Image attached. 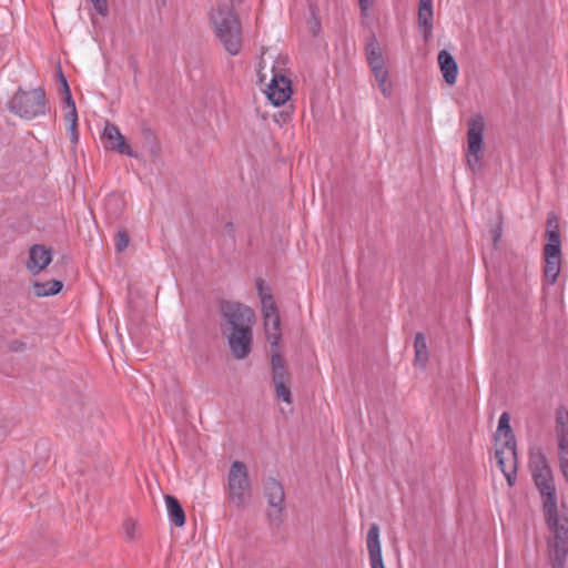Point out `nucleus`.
Segmentation results:
<instances>
[{
  "label": "nucleus",
  "instance_id": "obj_1",
  "mask_svg": "<svg viewBox=\"0 0 568 568\" xmlns=\"http://www.w3.org/2000/svg\"><path fill=\"white\" fill-rule=\"evenodd\" d=\"M529 468L542 499V510L549 530L548 555L552 568H565L568 556V517L558 511L552 470L540 447L529 450Z\"/></svg>",
  "mask_w": 568,
  "mask_h": 568
},
{
  "label": "nucleus",
  "instance_id": "obj_2",
  "mask_svg": "<svg viewBox=\"0 0 568 568\" xmlns=\"http://www.w3.org/2000/svg\"><path fill=\"white\" fill-rule=\"evenodd\" d=\"M47 97L42 88L26 91L19 88L8 101V110L24 120H32L45 113Z\"/></svg>",
  "mask_w": 568,
  "mask_h": 568
},
{
  "label": "nucleus",
  "instance_id": "obj_3",
  "mask_svg": "<svg viewBox=\"0 0 568 568\" xmlns=\"http://www.w3.org/2000/svg\"><path fill=\"white\" fill-rule=\"evenodd\" d=\"M256 290L262 304L265 335L272 347H277L281 339V318L278 308L268 286L263 280L256 281Z\"/></svg>",
  "mask_w": 568,
  "mask_h": 568
},
{
  "label": "nucleus",
  "instance_id": "obj_4",
  "mask_svg": "<svg viewBox=\"0 0 568 568\" xmlns=\"http://www.w3.org/2000/svg\"><path fill=\"white\" fill-rule=\"evenodd\" d=\"M229 499L236 507H242L250 496V476L246 465L235 460L227 475Z\"/></svg>",
  "mask_w": 568,
  "mask_h": 568
},
{
  "label": "nucleus",
  "instance_id": "obj_5",
  "mask_svg": "<svg viewBox=\"0 0 568 568\" xmlns=\"http://www.w3.org/2000/svg\"><path fill=\"white\" fill-rule=\"evenodd\" d=\"M467 161L475 172V164L480 160V152L483 146V134L485 130V122L481 115L473 116L467 122Z\"/></svg>",
  "mask_w": 568,
  "mask_h": 568
},
{
  "label": "nucleus",
  "instance_id": "obj_6",
  "mask_svg": "<svg viewBox=\"0 0 568 568\" xmlns=\"http://www.w3.org/2000/svg\"><path fill=\"white\" fill-rule=\"evenodd\" d=\"M271 368L276 397L286 404H291L292 393L288 387L291 377L286 369L285 362L278 352L272 353Z\"/></svg>",
  "mask_w": 568,
  "mask_h": 568
},
{
  "label": "nucleus",
  "instance_id": "obj_7",
  "mask_svg": "<svg viewBox=\"0 0 568 568\" xmlns=\"http://www.w3.org/2000/svg\"><path fill=\"white\" fill-rule=\"evenodd\" d=\"M221 312L224 320L231 326V331L252 327L254 323V312L248 306L234 302H223Z\"/></svg>",
  "mask_w": 568,
  "mask_h": 568
},
{
  "label": "nucleus",
  "instance_id": "obj_8",
  "mask_svg": "<svg viewBox=\"0 0 568 568\" xmlns=\"http://www.w3.org/2000/svg\"><path fill=\"white\" fill-rule=\"evenodd\" d=\"M558 457L560 470L568 483V412L559 409L556 417Z\"/></svg>",
  "mask_w": 568,
  "mask_h": 568
},
{
  "label": "nucleus",
  "instance_id": "obj_9",
  "mask_svg": "<svg viewBox=\"0 0 568 568\" xmlns=\"http://www.w3.org/2000/svg\"><path fill=\"white\" fill-rule=\"evenodd\" d=\"M547 243L544 246V257L561 258V240L559 221L555 213H549L546 222Z\"/></svg>",
  "mask_w": 568,
  "mask_h": 568
},
{
  "label": "nucleus",
  "instance_id": "obj_10",
  "mask_svg": "<svg viewBox=\"0 0 568 568\" xmlns=\"http://www.w3.org/2000/svg\"><path fill=\"white\" fill-rule=\"evenodd\" d=\"M101 142L105 150H111L120 154L134 156V153L132 152L125 138L121 134L119 128L109 121L105 123V126L101 134Z\"/></svg>",
  "mask_w": 568,
  "mask_h": 568
},
{
  "label": "nucleus",
  "instance_id": "obj_11",
  "mask_svg": "<svg viewBox=\"0 0 568 568\" xmlns=\"http://www.w3.org/2000/svg\"><path fill=\"white\" fill-rule=\"evenodd\" d=\"M227 342L229 347L236 359L246 358L252 348V327L231 331L230 335L227 336Z\"/></svg>",
  "mask_w": 568,
  "mask_h": 568
},
{
  "label": "nucleus",
  "instance_id": "obj_12",
  "mask_svg": "<svg viewBox=\"0 0 568 568\" xmlns=\"http://www.w3.org/2000/svg\"><path fill=\"white\" fill-rule=\"evenodd\" d=\"M292 94L291 80L281 74H275L271 80L266 95L275 106L283 105Z\"/></svg>",
  "mask_w": 568,
  "mask_h": 568
},
{
  "label": "nucleus",
  "instance_id": "obj_13",
  "mask_svg": "<svg viewBox=\"0 0 568 568\" xmlns=\"http://www.w3.org/2000/svg\"><path fill=\"white\" fill-rule=\"evenodd\" d=\"M495 458L508 485L514 486L517 478V448L515 447V457L513 458L503 444H496Z\"/></svg>",
  "mask_w": 568,
  "mask_h": 568
},
{
  "label": "nucleus",
  "instance_id": "obj_14",
  "mask_svg": "<svg viewBox=\"0 0 568 568\" xmlns=\"http://www.w3.org/2000/svg\"><path fill=\"white\" fill-rule=\"evenodd\" d=\"M264 494L270 507L273 508V511L268 513V516H274L276 519H278L280 514L283 510V503L285 498L282 485L276 479L268 478L264 483Z\"/></svg>",
  "mask_w": 568,
  "mask_h": 568
},
{
  "label": "nucleus",
  "instance_id": "obj_15",
  "mask_svg": "<svg viewBox=\"0 0 568 568\" xmlns=\"http://www.w3.org/2000/svg\"><path fill=\"white\" fill-rule=\"evenodd\" d=\"M52 261L51 248L45 247L41 244H34L29 250V260L27 262V268L32 274H39L44 270Z\"/></svg>",
  "mask_w": 568,
  "mask_h": 568
},
{
  "label": "nucleus",
  "instance_id": "obj_16",
  "mask_svg": "<svg viewBox=\"0 0 568 568\" xmlns=\"http://www.w3.org/2000/svg\"><path fill=\"white\" fill-rule=\"evenodd\" d=\"M366 542L372 568H385L379 540V526L377 524L369 526Z\"/></svg>",
  "mask_w": 568,
  "mask_h": 568
},
{
  "label": "nucleus",
  "instance_id": "obj_17",
  "mask_svg": "<svg viewBox=\"0 0 568 568\" xmlns=\"http://www.w3.org/2000/svg\"><path fill=\"white\" fill-rule=\"evenodd\" d=\"M510 417L508 413H503L498 420V428L496 435L497 444H503L510 457H515L516 438L510 427Z\"/></svg>",
  "mask_w": 568,
  "mask_h": 568
},
{
  "label": "nucleus",
  "instance_id": "obj_18",
  "mask_svg": "<svg viewBox=\"0 0 568 568\" xmlns=\"http://www.w3.org/2000/svg\"><path fill=\"white\" fill-rule=\"evenodd\" d=\"M440 72L448 85H454L457 81L458 64L450 52L440 50L437 57Z\"/></svg>",
  "mask_w": 568,
  "mask_h": 568
},
{
  "label": "nucleus",
  "instance_id": "obj_19",
  "mask_svg": "<svg viewBox=\"0 0 568 568\" xmlns=\"http://www.w3.org/2000/svg\"><path fill=\"white\" fill-rule=\"evenodd\" d=\"M433 0H419L418 4V26L423 30L424 39L428 40L433 31Z\"/></svg>",
  "mask_w": 568,
  "mask_h": 568
},
{
  "label": "nucleus",
  "instance_id": "obj_20",
  "mask_svg": "<svg viewBox=\"0 0 568 568\" xmlns=\"http://www.w3.org/2000/svg\"><path fill=\"white\" fill-rule=\"evenodd\" d=\"M169 520L175 527H182L185 524L186 517L181 503L172 495L164 497Z\"/></svg>",
  "mask_w": 568,
  "mask_h": 568
},
{
  "label": "nucleus",
  "instance_id": "obj_21",
  "mask_svg": "<svg viewBox=\"0 0 568 568\" xmlns=\"http://www.w3.org/2000/svg\"><path fill=\"white\" fill-rule=\"evenodd\" d=\"M33 287L37 296L45 297L58 294L62 290L63 284L61 281L51 280L47 282H36Z\"/></svg>",
  "mask_w": 568,
  "mask_h": 568
},
{
  "label": "nucleus",
  "instance_id": "obj_22",
  "mask_svg": "<svg viewBox=\"0 0 568 568\" xmlns=\"http://www.w3.org/2000/svg\"><path fill=\"white\" fill-rule=\"evenodd\" d=\"M545 267L544 275L545 280L549 285L556 283L561 268V258L544 257Z\"/></svg>",
  "mask_w": 568,
  "mask_h": 568
},
{
  "label": "nucleus",
  "instance_id": "obj_23",
  "mask_svg": "<svg viewBox=\"0 0 568 568\" xmlns=\"http://www.w3.org/2000/svg\"><path fill=\"white\" fill-rule=\"evenodd\" d=\"M415 363L422 367L426 366L428 359L426 338L423 333H417L414 339Z\"/></svg>",
  "mask_w": 568,
  "mask_h": 568
},
{
  "label": "nucleus",
  "instance_id": "obj_24",
  "mask_svg": "<svg viewBox=\"0 0 568 568\" xmlns=\"http://www.w3.org/2000/svg\"><path fill=\"white\" fill-rule=\"evenodd\" d=\"M142 136L144 145L152 155H158L160 152V145L153 131L149 128L142 129Z\"/></svg>",
  "mask_w": 568,
  "mask_h": 568
},
{
  "label": "nucleus",
  "instance_id": "obj_25",
  "mask_svg": "<svg viewBox=\"0 0 568 568\" xmlns=\"http://www.w3.org/2000/svg\"><path fill=\"white\" fill-rule=\"evenodd\" d=\"M365 54L367 61H371L372 59H378L379 57L383 55L379 42L375 34H372L368 38L365 47Z\"/></svg>",
  "mask_w": 568,
  "mask_h": 568
},
{
  "label": "nucleus",
  "instance_id": "obj_26",
  "mask_svg": "<svg viewBox=\"0 0 568 568\" xmlns=\"http://www.w3.org/2000/svg\"><path fill=\"white\" fill-rule=\"evenodd\" d=\"M375 80L378 83V87L384 94V97L388 98L392 94V83L389 82L388 70H383L381 72L374 73Z\"/></svg>",
  "mask_w": 568,
  "mask_h": 568
},
{
  "label": "nucleus",
  "instance_id": "obj_27",
  "mask_svg": "<svg viewBox=\"0 0 568 568\" xmlns=\"http://www.w3.org/2000/svg\"><path fill=\"white\" fill-rule=\"evenodd\" d=\"M93 6V9L98 14L105 18L109 16V2L108 0H87Z\"/></svg>",
  "mask_w": 568,
  "mask_h": 568
},
{
  "label": "nucleus",
  "instance_id": "obj_28",
  "mask_svg": "<svg viewBox=\"0 0 568 568\" xmlns=\"http://www.w3.org/2000/svg\"><path fill=\"white\" fill-rule=\"evenodd\" d=\"M129 245V236L125 231H119L115 237V247L118 252L124 251Z\"/></svg>",
  "mask_w": 568,
  "mask_h": 568
},
{
  "label": "nucleus",
  "instance_id": "obj_29",
  "mask_svg": "<svg viewBox=\"0 0 568 568\" xmlns=\"http://www.w3.org/2000/svg\"><path fill=\"white\" fill-rule=\"evenodd\" d=\"M367 62H368V65L373 72V74L376 72L386 70L385 59L383 55L379 57L378 59H372L371 61H367Z\"/></svg>",
  "mask_w": 568,
  "mask_h": 568
},
{
  "label": "nucleus",
  "instance_id": "obj_30",
  "mask_svg": "<svg viewBox=\"0 0 568 568\" xmlns=\"http://www.w3.org/2000/svg\"><path fill=\"white\" fill-rule=\"evenodd\" d=\"M27 348V344L23 341L14 339L9 343V349L14 353L23 352Z\"/></svg>",
  "mask_w": 568,
  "mask_h": 568
},
{
  "label": "nucleus",
  "instance_id": "obj_31",
  "mask_svg": "<svg viewBox=\"0 0 568 568\" xmlns=\"http://www.w3.org/2000/svg\"><path fill=\"white\" fill-rule=\"evenodd\" d=\"M63 94V100H64V103L67 105V108L70 110V109H77L75 108V102L72 98V93H71V90H70V87H67V90L62 92Z\"/></svg>",
  "mask_w": 568,
  "mask_h": 568
},
{
  "label": "nucleus",
  "instance_id": "obj_32",
  "mask_svg": "<svg viewBox=\"0 0 568 568\" xmlns=\"http://www.w3.org/2000/svg\"><path fill=\"white\" fill-rule=\"evenodd\" d=\"M65 121L72 125V126H77L78 125V113H77V109H70L67 114H65Z\"/></svg>",
  "mask_w": 568,
  "mask_h": 568
},
{
  "label": "nucleus",
  "instance_id": "obj_33",
  "mask_svg": "<svg viewBox=\"0 0 568 568\" xmlns=\"http://www.w3.org/2000/svg\"><path fill=\"white\" fill-rule=\"evenodd\" d=\"M57 75H58V79H59V82H60V87H61V92L65 91L67 90V87H69V83L62 72V69L60 65H58V69H57Z\"/></svg>",
  "mask_w": 568,
  "mask_h": 568
},
{
  "label": "nucleus",
  "instance_id": "obj_34",
  "mask_svg": "<svg viewBox=\"0 0 568 568\" xmlns=\"http://www.w3.org/2000/svg\"><path fill=\"white\" fill-rule=\"evenodd\" d=\"M358 3L362 14L366 16V11L373 6V0H359Z\"/></svg>",
  "mask_w": 568,
  "mask_h": 568
},
{
  "label": "nucleus",
  "instance_id": "obj_35",
  "mask_svg": "<svg viewBox=\"0 0 568 568\" xmlns=\"http://www.w3.org/2000/svg\"><path fill=\"white\" fill-rule=\"evenodd\" d=\"M124 528H125L126 536H128L129 538H133V536H134V529H135L134 523H132V521H129V520H128V521L124 524Z\"/></svg>",
  "mask_w": 568,
  "mask_h": 568
},
{
  "label": "nucleus",
  "instance_id": "obj_36",
  "mask_svg": "<svg viewBox=\"0 0 568 568\" xmlns=\"http://www.w3.org/2000/svg\"><path fill=\"white\" fill-rule=\"evenodd\" d=\"M224 230H225V233L231 237V239H234L235 237V226L232 222H227L225 223L224 225Z\"/></svg>",
  "mask_w": 568,
  "mask_h": 568
},
{
  "label": "nucleus",
  "instance_id": "obj_37",
  "mask_svg": "<svg viewBox=\"0 0 568 568\" xmlns=\"http://www.w3.org/2000/svg\"><path fill=\"white\" fill-rule=\"evenodd\" d=\"M69 130H70L71 141L73 143H77L79 140V133H78L77 126L70 125Z\"/></svg>",
  "mask_w": 568,
  "mask_h": 568
},
{
  "label": "nucleus",
  "instance_id": "obj_38",
  "mask_svg": "<svg viewBox=\"0 0 568 568\" xmlns=\"http://www.w3.org/2000/svg\"><path fill=\"white\" fill-rule=\"evenodd\" d=\"M494 234H500V227L498 226L496 230L493 231Z\"/></svg>",
  "mask_w": 568,
  "mask_h": 568
}]
</instances>
